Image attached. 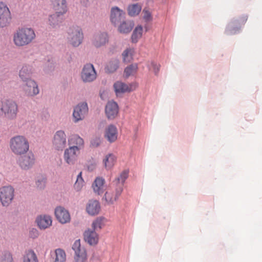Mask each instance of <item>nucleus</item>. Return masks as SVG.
<instances>
[{
  "label": "nucleus",
  "mask_w": 262,
  "mask_h": 262,
  "mask_svg": "<svg viewBox=\"0 0 262 262\" xmlns=\"http://www.w3.org/2000/svg\"><path fill=\"white\" fill-rule=\"evenodd\" d=\"M101 142V141L100 137H95L92 139L90 141V147L92 148H97L100 145Z\"/></svg>",
  "instance_id": "79ce46f5"
},
{
  "label": "nucleus",
  "mask_w": 262,
  "mask_h": 262,
  "mask_svg": "<svg viewBox=\"0 0 262 262\" xmlns=\"http://www.w3.org/2000/svg\"><path fill=\"white\" fill-rule=\"evenodd\" d=\"M18 112L16 103L12 100H3L0 103V115H4L9 120L16 118Z\"/></svg>",
  "instance_id": "20e7f679"
},
{
  "label": "nucleus",
  "mask_w": 262,
  "mask_h": 262,
  "mask_svg": "<svg viewBox=\"0 0 262 262\" xmlns=\"http://www.w3.org/2000/svg\"><path fill=\"white\" fill-rule=\"evenodd\" d=\"M83 237L85 242L90 246H95L98 243V234L96 231L91 229H88L84 232Z\"/></svg>",
  "instance_id": "6ab92c4d"
},
{
  "label": "nucleus",
  "mask_w": 262,
  "mask_h": 262,
  "mask_svg": "<svg viewBox=\"0 0 262 262\" xmlns=\"http://www.w3.org/2000/svg\"><path fill=\"white\" fill-rule=\"evenodd\" d=\"M54 8L56 10L54 14L49 16V25L53 28L59 27L63 20V14L67 11L66 0H52Z\"/></svg>",
  "instance_id": "f257e3e1"
},
{
  "label": "nucleus",
  "mask_w": 262,
  "mask_h": 262,
  "mask_svg": "<svg viewBox=\"0 0 262 262\" xmlns=\"http://www.w3.org/2000/svg\"><path fill=\"white\" fill-rule=\"evenodd\" d=\"M67 38L73 47H78L82 43L83 38L82 29L77 26L70 27L68 30Z\"/></svg>",
  "instance_id": "39448f33"
},
{
  "label": "nucleus",
  "mask_w": 262,
  "mask_h": 262,
  "mask_svg": "<svg viewBox=\"0 0 262 262\" xmlns=\"http://www.w3.org/2000/svg\"><path fill=\"white\" fill-rule=\"evenodd\" d=\"M46 183V178L43 176L38 177L36 181L37 187L39 189H43Z\"/></svg>",
  "instance_id": "ea45409f"
},
{
  "label": "nucleus",
  "mask_w": 262,
  "mask_h": 262,
  "mask_svg": "<svg viewBox=\"0 0 262 262\" xmlns=\"http://www.w3.org/2000/svg\"><path fill=\"white\" fill-rule=\"evenodd\" d=\"M107 34L105 32L95 33L93 39V44L96 48L104 45L108 41Z\"/></svg>",
  "instance_id": "4be33fe9"
},
{
  "label": "nucleus",
  "mask_w": 262,
  "mask_h": 262,
  "mask_svg": "<svg viewBox=\"0 0 262 262\" xmlns=\"http://www.w3.org/2000/svg\"><path fill=\"white\" fill-rule=\"evenodd\" d=\"M32 68L30 65L25 64L23 66L19 72V76L22 81L31 79Z\"/></svg>",
  "instance_id": "bb28decb"
},
{
  "label": "nucleus",
  "mask_w": 262,
  "mask_h": 262,
  "mask_svg": "<svg viewBox=\"0 0 262 262\" xmlns=\"http://www.w3.org/2000/svg\"><path fill=\"white\" fill-rule=\"evenodd\" d=\"M14 188L11 186H4L0 188V200L4 206H8L14 198Z\"/></svg>",
  "instance_id": "1a4fd4ad"
},
{
  "label": "nucleus",
  "mask_w": 262,
  "mask_h": 262,
  "mask_svg": "<svg viewBox=\"0 0 262 262\" xmlns=\"http://www.w3.org/2000/svg\"><path fill=\"white\" fill-rule=\"evenodd\" d=\"M115 160V157L113 154H109L107 155L103 159L105 167L108 169L111 168L114 165Z\"/></svg>",
  "instance_id": "4c0bfd02"
},
{
  "label": "nucleus",
  "mask_w": 262,
  "mask_h": 262,
  "mask_svg": "<svg viewBox=\"0 0 262 262\" xmlns=\"http://www.w3.org/2000/svg\"><path fill=\"white\" fill-rule=\"evenodd\" d=\"M128 173L129 170L128 169H125L120 173V175L115 179L116 186H121L123 189L124 184L128 177Z\"/></svg>",
  "instance_id": "7c9ffc66"
},
{
  "label": "nucleus",
  "mask_w": 262,
  "mask_h": 262,
  "mask_svg": "<svg viewBox=\"0 0 262 262\" xmlns=\"http://www.w3.org/2000/svg\"><path fill=\"white\" fill-rule=\"evenodd\" d=\"M114 91L117 95L119 94H122L125 92H130V89L128 86L122 82L117 81L114 84Z\"/></svg>",
  "instance_id": "c85d7f7f"
},
{
  "label": "nucleus",
  "mask_w": 262,
  "mask_h": 262,
  "mask_svg": "<svg viewBox=\"0 0 262 262\" xmlns=\"http://www.w3.org/2000/svg\"><path fill=\"white\" fill-rule=\"evenodd\" d=\"M37 226L42 230L46 229L52 225V219L50 216L45 215L38 216L36 220Z\"/></svg>",
  "instance_id": "393cba45"
},
{
  "label": "nucleus",
  "mask_w": 262,
  "mask_h": 262,
  "mask_svg": "<svg viewBox=\"0 0 262 262\" xmlns=\"http://www.w3.org/2000/svg\"><path fill=\"white\" fill-rule=\"evenodd\" d=\"M80 3L84 7H87L89 5V0H80Z\"/></svg>",
  "instance_id": "de8ad7c7"
},
{
  "label": "nucleus",
  "mask_w": 262,
  "mask_h": 262,
  "mask_svg": "<svg viewBox=\"0 0 262 262\" xmlns=\"http://www.w3.org/2000/svg\"><path fill=\"white\" fill-rule=\"evenodd\" d=\"M141 6L138 3L130 5L127 7L128 14L130 16H137L141 12Z\"/></svg>",
  "instance_id": "2f4dec72"
},
{
  "label": "nucleus",
  "mask_w": 262,
  "mask_h": 262,
  "mask_svg": "<svg viewBox=\"0 0 262 262\" xmlns=\"http://www.w3.org/2000/svg\"><path fill=\"white\" fill-rule=\"evenodd\" d=\"M72 248L75 253V262H85L87 260L86 251L84 247H81L79 239L74 242Z\"/></svg>",
  "instance_id": "0eeeda50"
},
{
  "label": "nucleus",
  "mask_w": 262,
  "mask_h": 262,
  "mask_svg": "<svg viewBox=\"0 0 262 262\" xmlns=\"http://www.w3.org/2000/svg\"><path fill=\"white\" fill-rule=\"evenodd\" d=\"M84 182L83 179L82 177V172H80L77 176L76 182L75 183V187L79 190L81 188Z\"/></svg>",
  "instance_id": "a19ab883"
},
{
  "label": "nucleus",
  "mask_w": 262,
  "mask_h": 262,
  "mask_svg": "<svg viewBox=\"0 0 262 262\" xmlns=\"http://www.w3.org/2000/svg\"><path fill=\"white\" fill-rule=\"evenodd\" d=\"M104 137L110 143H113L117 139L118 130L115 125L110 124L106 127Z\"/></svg>",
  "instance_id": "412c9836"
},
{
  "label": "nucleus",
  "mask_w": 262,
  "mask_h": 262,
  "mask_svg": "<svg viewBox=\"0 0 262 262\" xmlns=\"http://www.w3.org/2000/svg\"><path fill=\"white\" fill-rule=\"evenodd\" d=\"M143 18L146 21H149L152 19V16L150 12L148 10H143Z\"/></svg>",
  "instance_id": "49530a36"
},
{
  "label": "nucleus",
  "mask_w": 262,
  "mask_h": 262,
  "mask_svg": "<svg viewBox=\"0 0 262 262\" xmlns=\"http://www.w3.org/2000/svg\"><path fill=\"white\" fill-rule=\"evenodd\" d=\"M105 180L102 177H97L94 182L92 187L95 193L101 194L104 191V183Z\"/></svg>",
  "instance_id": "cd10ccee"
},
{
  "label": "nucleus",
  "mask_w": 262,
  "mask_h": 262,
  "mask_svg": "<svg viewBox=\"0 0 262 262\" xmlns=\"http://www.w3.org/2000/svg\"><path fill=\"white\" fill-rule=\"evenodd\" d=\"M23 262H38L37 256L32 250H29L26 252L23 257Z\"/></svg>",
  "instance_id": "f704fd0d"
},
{
  "label": "nucleus",
  "mask_w": 262,
  "mask_h": 262,
  "mask_svg": "<svg viewBox=\"0 0 262 262\" xmlns=\"http://www.w3.org/2000/svg\"><path fill=\"white\" fill-rule=\"evenodd\" d=\"M80 151L76 146H70L64 152V160L69 165H73L77 161Z\"/></svg>",
  "instance_id": "dca6fc26"
},
{
  "label": "nucleus",
  "mask_w": 262,
  "mask_h": 262,
  "mask_svg": "<svg viewBox=\"0 0 262 262\" xmlns=\"http://www.w3.org/2000/svg\"><path fill=\"white\" fill-rule=\"evenodd\" d=\"M89 107L86 102L78 103L74 108L73 112V121L75 123L83 120L88 114Z\"/></svg>",
  "instance_id": "6e6552de"
},
{
  "label": "nucleus",
  "mask_w": 262,
  "mask_h": 262,
  "mask_svg": "<svg viewBox=\"0 0 262 262\" xmlns=\"http://www.w3.org/2000/svg\"><path fill=\"white\" fill-rule=\"evenodd\" d=\"M122 191L121 186H116L114 192H106L103 199H105L108 203L112 204L119 199Z\"/></svg>",
  "instance_id": "aec40b11"
},
{
  "label": "nucleus",
  "mask_w": 262,
  "mask_h": 262,
  "mask_svg": "<svg viewBox=\"0 0 262 262\" xmlns=\"http://www.w3.org/2000/svg\"><path fill=\"white\" fill-rule=\"evenodd\" d=\"M55 259L54 262H65L66 254L64 251L61 249H57L55 251Z\"/></svg>",
  "instance_id": "c9c22d12"
},
{
  "label": "nucleus",
  "mask_w": 262,
  "mask_h": 262,
  "mask_svg": "<svg viewBox=\"0 0 262 262\" xmlns=\"http://www.w3.org/2000/svg\"><path fill=\"white\" fill-rule=\"evenodd\" d=\"M35 37L34 30L30 28H22L14 33L13 40L17 46L22 47L29 45Z\"/></svg>",
  "instance_id": "f03ea898"
},
{
  "label": "nucleus",
  "mask_w": 262,
  "mask_h": 262,
  "mask_svg": "<svg viewBox=\"0 0 262 262\" xmlns=\"http://www.w3.org/2000/svg\"><path fill=\"white\" fill-rule=\"evenodd\" d=\"M119 61L116 58H112L106 64L105 67V72L107 73H113L119 68Z\"/></svg>",
  "instance_id": "c756f323"
},
{
  "label": "nucleus",
  "mask_w": 262,
  "mask_h": 262,
  "mask_svg": "<svg viewBox=\"0 0 262 262\" xmlns=\"http://www.w3.org/2000/svg\"><path fill=\"white\" fill-rule=\"evenodd\" d=\"M39 236V232L38 230L36 228H32L29 231V236L30 237L35 239L38 237Z\"/></svg>",
  "instance_id": "a18cd8bd"
},
{
  "label": "nucleus",
  "mask_w": 262,
  "mask_h": 262,
  "mask_svg": "<svg viewBox=\"0 0 262 262\" xmlns=\"http://www.w3.org/2000/svg\"><path fill=\"white\" fill-rule=\"evenodd\" d=\"M23 81L22 88L26 95L34 96L39 93L38 84L35 80L31 79Z\"/></svg>",
  "instance_id": "4468645a"
},
{
  "label": "nucleus",
  "mask_w": 262,
  "mask_h": 262,
  "mask_svg": "<svg viewBox=\"0 0 262 262\" xmlns=\"http://www.w3.org/2000/svg\"><path fill=\"white\" fill-rule=\"evenodd\" d=\"M17 163L21 169H29L35 163L34 155L32 152H29L25 155L21 156L18 159Z\"/></svg>",
  "instance_id": "2eb2a0df"
},
{
  "label": "nucleus",
  "mask_w": 262,
  "mask_h": 262,
  "mask_svg": "<svg viewBox=\"0 0 262 262\" xmlns=\"http://www.w3.org/2000/svg\"><path fill=\"white\" fill-rule=\"evenodd\" d=\"M248 19L247 15H244L239 20L233 19L226 26L225 33L228 35H234L240 32L241 24L244 25Z\"/></svg>",
  "instance_id": "423d86ee"
},
{
  "label": "nucleus",
  "mask_w": 262,
  "mask_h": 262,
  "mask_svg": "<svg viewBox=\"0 0 262 262\" xmlns=\"http://www.w3.org/2000/svg\"><path fill=\"white\" fill-rule=\"evenodd\" d=\"M54 148L57 150H62L67 144V137L63 130H57L54 134L52 140Z\"/></svg>",
  "instance_id": "9b49d317"
},
{
  "label": "nucleus",
  "mask_w": 262,
  "mask_h": 262,
  "mask_svg": "<svg viewBox=\"0 0 262 262\" xmlns=\"http://www.w3.org/2000/svg\"><path fill=\"white\" fill-rule=\"evenodd\" d=\"M118 105L114 101H108L105 107V112L107 118L110 120L114 119L118 114Z\"/></svg>",
  "instance_id": "a211bd4d"
},
{
  "label": "nucleus",
  "mask_w": 262,
  "mask_h": 262,
  "mask_svg": "<svg viewBox=\"0 0 262 262\" xmlns=\"http://www.w3.org/2000/svg\"><path fill=\"white\" fill-rule=\"evenodd\" d=\"M129 52L130 50L129 49H126L123 52L122 56L124 62H128L132 59L131 55H129Z\"/></svg>",
  "instance_id": "c03bdc74"
},
{
  "label": "nucleus",
  "mask_w": 262,
  "mask_h": 262,
  "mask_svg": "<svg viewBox=\"0 0 262 262\" xmlns=\"http://www.w3.org/2000/svg\"><path fill=\"white\" fill-rule=\"evenodd\" d=\"M147 67L149 70L152 68L155 75L157 76L158 75L161 67L160 64L157 63L154 61H150L147 62Z\"/></svg>",
  "instance_id": "58836bf2"
},
{
  "label": "nucleus",
  "mask_w": 262,
  "mask_h": 262,
  "mask_svg": "<svg viewBox=\"0 0 262 262\" xmlns=\"http://www.w3.org/2000/svg\"><path fill=\"white\" fill-rule=\"evenodd\" d=\"M1 262H13L12 254L8 252H5L2 257Z\"/></svg>",
  "instance_id": "37998d69"
},
{
  "label": "nucleus",
  "mask_w": 262,
  "mask_h": 262,
  "mask_svg": "<svg viewBox=\"0 0 262 262\" xmlns=\"http://www.w3.org/2000/svg\"><path fill=\"white\" fill-rule=\"evenodd\" d=\"M11 20V15L8 6L3 2H0V27L8 26Z\"/></svg>",
  "instance_id": "ddd939ff"
},
{
  "label": "nucleus",
  "mask_w": 262,
  "mask_h": 262,
  "mask_svg": "<svg viewBox=\"0 0 262 262\" xmlns=\"http://www.w3.org/2000/svg\"><path fill=\"white\" fill-rule=\"evenodd\" d=\"M126 13L118 7H113L111 9L110 21L115 26H118L125 19Z\"/></svg>",
  "instance_id": "9d476101"
},
{
  "label": "nucleus",
  "mask_w": 262,
  "mask_h": 262,
  "mask_svg": "<svg viewBox=\"0 0 262 262\" xmlns=\"http://www.w3.org/2000/svg\"><path fill=\"white\" fill-rule=\"evenodd\" d=\"M10 147L15 155H21L29 150V143L24 136L17 135L10 139Z\"/></svg>",
  "instance_id": "7ed1b4c3"
},
{
  "label": "nucleus",
  "mask_w": 262,
  "mask_h": 262,
  "mask_svg": "<svg viewBox=\"0 0 262 262\" xmlns=\"http://www.w3.org/2000/svg\"><path fill=\"white\" fill-rule=\"evenodd\" d=\"M134 25L133 20L125 19L118 26V31L122 34H128L132 30Z\"/></svg>",
  "instance_id": "5701e85b"
},
{
  "label": "nucleus",
  "mask_w": 262,
  "mask_h": 262,
  "mask_svg": "<svg viewBox=\"0 0 262 262\" xmlns=\"http://www.w3.org/2000/svg\"><path fill=\"white\" fill-rule=\"evenodd\" d=\"M68 142L70 146H76L79 151L84 147V141L78 135H73L70 136L68 139Z\"/></svg>",
  "instance_id": "a878e982"
},
{
  "label": "nucleus",
  "mask_w": 262,
  "mask_h": 262,
  "mask_svg": "<svg viewBox=\"0 0 262 262\" xmlns=\"http://www.w3.org/2000/svg\"><path fill=\"white\" fill-rule=\"evenodd\" d=\"M105 218L103 216H99L97 217L95 220L93 221L92 224V230L98 231L100 230L104 226V221Z\"/></svg>",
  "instance_id": "72a5a7b5"
},
{
  "label": "nucleus",
  "mask_w": 262,
  "mask_h": 262,
  "mask_svg": "<svg viewBox=\"0 0 262 262\" xmlns=\"http://www.w3.org/2000/svg\"><path fill=\"white\" fill-rule=\"evenodd\" d=\"M143 27L141 25L137 26L134 30L131 36L132 42L136 43L138 39L142 37Z\"/></svg>",
  "instance_id": "473e14b6"
},
{
  "label": "nucleus",
  "mask_w": 262,
  "mask_h": 262,
  "mask_svg": "<svg viewBox=\"0 0 262 262\" xmlns=\"http://www.w3.org/2000/svg\"><path fill=\"white\" fill-rule=\"evenodd\" d=\"M138 68L137 63H133L127 66L125 68L124 71L125 76L126 77H128L130 75L136 73L137 71Z\"/></svg>",
  "instance_id": "e433bc0d"
},
{
  "label": "nucleus",
  "mask_w": 262,
  "mask_h": 262,
  "mask_svg": "<svg viewBox=\"0 0 262 262\" xmlns=\"http://www.w3.org/2000/svg\"><path fill=\"white\" fill-rule=\"evenodd\" d=\"M81 77L84 82H90L96 78V72L94 66L91 63L85 64L82 69Z\"/></svg>",
  "instance_id": "f8f14e48"
},
{
  "label": "nucleus",
  "mask_w": 262,
  "mask_h": 262,
  "mask_svg": "<svg viewBox=\"0 0 262 262\" xmlns=\"http://www.w3.org/2000/svg\"><path fill=\"white\" fill-rule=\"evenodd\" d=\"M54 213L57 220L62 224L68 223L71 221V216L69 211L62 206L56 207Z\"/></svg>",
  "instance_id": "f3484780"
},
{
  "label": "nucleus",
  "mask_w": 262,
  "mask_h": 262,
  "mask_svg": "<svg viewBox=\"0 0 262 262\" xmlns=\"http://www.w3.org/2000/svg\"><path fill=\"white\" fill-rule=\"evenodd\" d=\"M100 210V205L99 201L97 200H90L86 207L88 213L92 216L97 215Z\"/></svg>",
  "instance_id": "b1692460"
}]
</instances>
